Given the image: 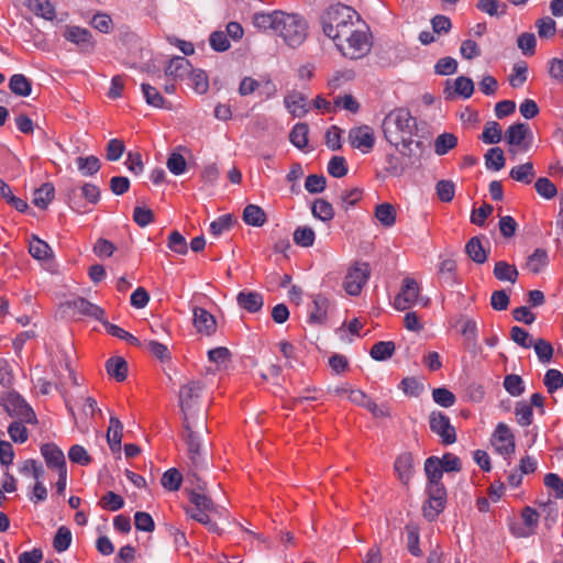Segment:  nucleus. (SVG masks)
Returning <instances> with one entry per match:
<instances>
[{"mask_svg": "<svg viewBox=\"0 0 563 563\" xmlns=\"http://www.w3.org/2000/svg\"><path fill=\"white\" fill-rule=\"evenodd\" d=\"M253 24L258 30L273 31L291 47H297L305 41L308 30L302 16L283 11L255 13Z\"/></svg>", "mask_w": 563, "mask_h": 563, "instance_id": "nucleus-1", "label": "nucleus"}, {"mask_svg": "<svg viewBox=\"0 0 563 563\" xmlns=\"http://www.w3.org/2000/svg\"><path fill=\"white\" fill-rule=\"evenodd\" d=\"M360 16L351 7L338 3L331 5L322 15L321 24L323 33L333 42H338L357 29Z\"/></svg>", "mask_w": 563, "mask_h": 563, "instance_id": "nucleus-2", "label": "nucleus"}, {"mask_svg": "<svg viewBox=\"0 0 563 563\" xmlns=\"http://www.w3.org/2000/svg\"><path fill=\"white\" fill-rule=\"evenodd\" d=\"M382 128L385 139L391 145L397 147L401 143L409 147L412 136L417 133V120L408 109L398 108L384 118Z\"/></svg>", "mask_w": 563, "mask_h": 563, "instance_id": "nucleus-3", "label": "nucleus"}, {"mask_svg": "<svg viewBox=\"0 0 563 563\" xmlns=\"http://www.w3.org/2000/svg\"><path fill=\"white\" fill-rule=\"evenodd\" d=\"M419 302H422V307H427L429 299L421 297L420 284L415 278L406 276L401 280L399 292L396 295L393 306L398 311H405Z\"/></svg>", "mask_w": 563, "mask_h": 563, "instance_id": "nucleus-4", "label": "nucleus"}, {"mask_svg": "<svg viewBox=\"0 0 563 563\" xmlns=\"http://www.w3.org/2000/svg\"><path fill=\"white\" fill-rule=\"evenodd\" d=\"M352 35H347L338 42L336 48L341 54L351 59H358L369 52V41L366 32L355 29Z\"/></svg>", "mask_w": 563, "mask_h": 563, "instance_id": "nucleus-5", "label": "nucleus"}, {"mask_svg": "<svg viewBox=\"0 0 563 563\" xmlns=\"http://www.w3.org/2000/svg\"><path fill=\"white\" fill-rule=\"evenodd\" d=\"M426 493L428 498L422 506L423 517L434 521L445 508L446 489L443 483L427 484Z\"/></svg>", "mask_w": 563, "mask_h": 563, "instance_id": "nucleus-6", "label": "nucleus"}, {"mask_svg": "<svg viewBox=\"0 0 563 563\" xmlns=\"http://www.w3.org/2000/svg\"><path fill=\"white\" fill-rule=\"evenodd\" d=\"M11 417H16L26 423L36 422V416L27 402L15 391H8L0 402Z\"/></svg>", "mask_w": 563, "mask_h": 563, "instance_id": "nucleus-7", "label": "nucleus"}, {"mask_svg": "<svg viewBox=\"0 0 563 563\" xmlns=\"http://www.w3.org/2000/svg\"><path fill=\"white\" fill-rule=\"evenodd\" d=\"M371 276L367 263L356 262L347 269L343 282L344 290L351 296H357Z\"/></svg>", "mask_w": 563, "mask_h": 563, "instance_id": "nucleus-8", "label": "nucleus"}, {"mask_svg": "<svg viewBox=\"0 0 563 563\" xmlns=\"http://www.w3.org/2000/svg\"><path fill=\"white\" fill-rule=\"evenodd\" d=\"M347 398L354 405L368 410L375 418H387L391 415L390 407L387 402L377 405L369 396L360 389L349 390Z\"/></svg>", "mask_w": 563, "mask_h": 563, "instance_id": "nucleus-9", "label": "nucleus"}, {"mask_svg": "<svg viewBox=\"0 0 563 563\" xmlns=\"http://www.w3.org/2000/svg\"><path fill=\"white\" fill-rule=\"evenodd\" d=\"M429 424L431 431L441 438L443 444H452L456 441L455 428L451 424L450 418L443 412H431Z\"/></svg>", "mask_w": 563, "mask_h": 563, "instance_id": "nucleus-10", "label": "nucleus"}, {"mask_svg": "<svg viewBox=\"0 0 563 563\" xmlns=\"http://www.w3.org/2000/svg\"><path fill=\"white\" fill-rule=\"evenodd\" d=\"M63 36L74 43L82 53H91L95 49L96 41L88 29L77 25H66Z\"/></svg>", "mask_w": 563, "mask_h": 563, "instance_id": "nucleus-11", "label": "nucleus"}, {"mask_svg": "<svg viewBox=\"0 0 563 563\" xmlns=\"http://www.w3.org/2000/svg\"><path fill=\"white\" fill-rule=\"evenodd\" d=\"M492 443L496 451L503 455H510L515 452V437L506 423L497 424Z\"/></svg>", "mask_w": 563, "mask_h": 563, "instance_id": "nucleus-12", "label": "nucleus"}, {"mask_svg": "<svg viewBox=\"0 0 563 563\" xmlns=\"http://www.w3.org/2000/svg\"><path fill=\"white\" fill-rule=\"evenodd\" d=\"M349 141L355 148L361 150L363 153H368L375 145L374 131L368 125H362L350 130Z\"/></svg>", "mask_w": 563, "mask_h": 563, "instance_id": "nucleus-13", "label": "nucleus"}, {"mask_svg": "<svg viewBox=\"0 0 563 563\" xmlns=\"http://www.w3.org/2000/svg\"><path fill=\"white\" fill-rule=\"evenodd\" d=\"M329 308L330 300L322 295H317L308 307V323L311 325L324 324Z\"/></svg>", "mask_w": 563, "mask_h": 563, "instance_id": "nucleus-14", "label": "nucleus"}, {"mask_svg": "<svg viewBox=\"0 0 563 563\" xmlns=\"http://www.w3.org/2000/svg\"><path fill=\"white\" fill-rule=\"evenodd\" d=\"M41 453L47 467L56 468L57 472L66 468V461L63 451L54 443H45L41 446Z\"/></svg>", "mask_w": 563, "mask_h": 563, "instance_id": "nucleus-15", "label": "nucleus"}, {"mask_svg": "<svg viewBox=\"0 0 563 563\" xmlns=\"http://www.w3.org/2000/svg\"><path fill=\"white\" fill-rule=\"evenodd\" d=\"M78 194H80V196H82L90 203H97L100 199V190L96 185L85 184L78 188H70L67 192V199L73 209H75L78 205Z\"/></svg>", "mask_w": 563, "mask_h": 563, "instance_id": "nucleus-16", "label": "nucleus"}, {"mask_svg": "<svg viewBox=\"0 0 563 563\" xmlns=\"http://www.w3.org/2000/svg\"><path fill=\"white\" fill-rule=\"evenodd\" d=\"M194 324L199 333L211 335L217 330L214 317L205 308L196 307L194 309Z\"/></svg>", "mask_w": 563, "mask_h": 563, "instance_id": "nucleus-17", "label": "nucleus"}, {"mask_svg": "<svg viewBox=\"0 0 563 563\" xmlns=\"http://www.w3.org/2000/svg\"><path fill=\"white\" fill-rule=\"evenodd\" d=\"M530 132L528 124L526 123H516L510 125L505 134V139L507 143L511 146H517L521 151H527L529 145L525 144V139Z\"/></svg>", "mask_w": 563, "mask_h": 563, "instance_id": "nucleus-18", "label": "nucleus"}, {"mask_svg": "<svg viewBox=\"0 0 563 563\" xmlns=\"http://www.w3.org/2000/svg\"><path fill=\"white\" fill-rule=\"evenodd\" d=\"M285 107L297 118L303 117L308 112L307 98L299 91H290L285 96Z\"/></svg>", "mask_w": 563, "mask_h": 563, "instance_id": "nucleus-19", "label": "nucleus"}, {"mask_svg": "<svg viewBox=\"0 0 563 563\" xmlns=\"http://www.w3.org/2000/svg\"><path fill=\"white\" fill-rule=\"evenodd\" d=\"M69 306L78 313L87 317H91L96 320L103 322L104 310L99 306L88 301L87 299L79 297L73 300Z\"/></svg>", "mask_w": 563, "mask_h": 563, "instance_id": "nucleus-20", "label": "nucleus"}, {"mask_svg": "<svg viewBox=\"0 0 563 563\" xmlns=\"http://www.w3.org/2000/svg\"><path fill=\"white\" fill-rule=\"evenodd\" d=\"M412 464L413 456L411 453L408 452L400 454L395 461V472L398 476V479L405 485H407L411 478Z\"/></svg>", "mask_w": 563, "mask_h": 563, "instance_id": "nucleus-21", "label": "nucleus"}, {"mask_svg": "<svg viewBox=\"0 0 563 563\" xmlns=\"http://www.w3.org/2000/svg\"><path fill=\"white\" fill-rule=\"evenodd\" d=\"M190 71L189 62L181 56L172 58L165 67V76L173 80L183 79Z\"/></svg>", "mask_w": 563, "mask_h": 563, "instance_id": "nucleus-22", "label": "nucleus"}, {"mask_svg": "<svg viewBox=\"0 0 563 563\" xmlns=\"http://www.w3.org/2000/svg\"><path fill=\"white\" fill-rule=\"evenodd\" d=\"M236 300L241 308L251 313L260 311L264 305L263 296L256 291H241Z\"/></svg>", "mask_w": 563, "mask_h": 563, "instance_id": "nucleus-23", "label": "nucleus"}, {"mask_svg": "<svg viewBox=\"0 0 563 563\" xmlns=\"http://www.w3.org/2000/svg\"><path fill=\"white\" fill-rule=\"evenodd\" d=\"M203 385L201 382L192 380L181 386L179 390V400L181 409H189L192 405L194 399L200 396Z\"/></svg>", "mask_w": 563, "mask_h": 563, "instance_id": "nucleus-24", "label": "nucleus"}, {"mask_svg": "<svg viewBox=\"0 0 563 563\" xmlns=\"http://www.w3.org/2000/svg\"><path fill=\"white\" fill-rule=\"evenodd\" d=\"M186 443L189 460L191 461L195 468H200L203 465V459L200 453V441L197 434L187 428Z\"/></svg>", "mask_w": 563, "mask_h": 563, "instance_id": "nucleus-25", "label": "nucleus"}, {"mask_svg": "<svg viewBox=\"0 0 563 563\" xmlns=\"http://www.w3.org/2000/svg\"><path fill=\"white\" fill-rule=\"evenodd\" d=\"M29 253L32 257L43 262H51L53 251L51 246L40 238L33 235L29 243Z\"/></svg>", "mask_w": 563, "mask_h": 563, "instance_id": "nucleus-26", "label": "nucleus"}, {"mask_svg": "<svg viewBox=\"0 0 563 563\" xmlns=\"http://www.w3.org/2000/svg\"><path fill=\"white\" fill-rule=\"evenodd\" d=\"M144 99L147 104L155 108L169 109L170 102L167 101L158 91V89L150 84H142L141 86Z\"/></svg>", "mask_w": 563, "mask_h": 563, "instance_id": "nucleus-27", "label": "nucleus"}, {"mask_svg": "<svg viewBox=\"0 0 563 563\" xmlns=\"http://www.w3.org/2000/svg\"><path fill=\"white\" fill-rule=\"evenodd\" d=\"M123 424L117 417H111L107 431V440L111 451H119L122 441Z\"/></svg>", "mask_w": 563, "mask_h": 563, "instance_id": "nucleus-28", "label": "nucleus"}, {"mask_svg": "<svg viewBox=\"0 0 563 563\" xmlns=\"http://www.w3.org/2000/svg\"><path fill=\"white\" fill-rule=\"evenodd\" d=\"M55 197V188L53 184L45 183L34 190L33 203L40 209H46Z\"/></svg>", "mask_w": 563, "mask_h": 563, "instance_id": "nucleus-29", "label": "nucleus"}, {"mask_svg": "<svg viewBox=\"0 0 563 563\" xmlns=\"http://www.w3.org/2000/svg\"><path fill=\"white\" fill-rule=\"evenodd\" d=\"M26 4L31 11L45 20H54L56 18L55 7L49 0H26Z\"/></svg>", "mask_w": 563, "mask_h": 563, "instance_id": "nucleus-30", "label": "nucleus"}, {"mask_svg": "<svg viewBox=\"0 0 563 563\" xmlns=\"http://www.w3.org/2000/svg\"><path fill=\"white\" fill-rule=\"evenodd\" d=\"M518 271L515 265L505 261H498L494 267V276L500 282H510L515 284L518 278Z\"/></svg>", "mask_w": 563, "mask_h": 563, "instance_id": "nucleus-31", "label": "nucleus"}, {"mask_svg": "<svg viewBox=\"0 0 563 563\" xmlns=\"http://www.w3.org/2000/svg\"><path fill=\"white\" fill-rule=\"evenodd\" d=\"M267 218L265 211L256 205H247L243 210V221L253 227H262Z\"/></svg>", "mask_w": 563, "mask_h": 563, "instance_id": "nucleus-32", "label": "nucleus"}, {"mask_svg": "<svg viewBox=\"0 0 563 563\" xmlns=\"http://www.w3.org/2000/svg\"><path fill=\"white\" fill-rule=\"evenodd\" d=\"M107 373L115 378L117 382H123L128 374V364L122 357H111L106 364Z\"/></svg>", "mask_w": 563, "mask_h": 563, "instance_id": "nucleus-33", "label": "nucleus"}, {"mask_svg": "<svg viewBox=\"0 0 563 563\" xmlns=\"http://www.w3.org/2000/svg\"><path fill=\"white\" fill-rule=\"evenodd\" d=\"M465 252L475 263L483 264L487 260V252L478 236L470 239L465 245Z\"/></svg>", "mask_w": 563, "mask_h": 563, "instance_id": "nucleus-34", "label": "nucleus"}, {"mask_svg": "<svg viewBox=\"0 0 563 563\" xmlns=\"http://www.w3.org/2000/svg\"><path fill=\"white\" fill-rule=\"evenodd\" d=\"M424 472L428 478V484L442 483L443 470L440 459L430 456L424 462Z\"/></svg>", "mask_w": 563, "mask_h": 563, "instance_id": "nucleus-35", "label": "nucleus"}, {"mask_svg": "<svg viewBox=\"0 0 563 563\" xmlns=\"http://www.w3.org/2000/svg\"><path fill=\"white\" fill-rule=\"evenodd\" d=\"M211 511L202 510V509H195L191 507H186V514L194 520L198 521L199 523L206 526L209 531L220 533V529L216 522H213L209 514Z\"/></svg>", "mask_w": 563, "mask_h": 563, "instance_id": "nucleus-36", "label": "nucleus"}, {"mask_svg": "<svg viewBox=\"0 0 563 563\" xmlns=\"http://www.w3.org/2000/svg\"><path fill=\"white\" fill-rule=\"evenodd\" d=\"M375 217L384 227H393L396 222V210L390 203H380L375 208Z\"/></svg>", "mask_w": 563, "mask_h": 563, "instance_id": "nucleus-37", "label": "nucleus"}, {"mask_svg": "<svg viewBox=\"0 0 563 563\" xmlns=\"http://www.w3.org/2000/svg\"><path fill=\"white\" fill-rule=\"evenodd\" d=\"M503 139V130L499 123L496 121H488L484 125L483 133L481 135V140L485 144H497Z\"/></svg>", "mask_w": 563, "mask_h": 563, "instance_id": "nucleus-38", "label": "nucleus"}, {"mask_svg": "<svg viewBox=\"0 0 563 563\" xmlns=\"http://www.w3.org/2000/svg\"><path fill=\"white\" fill-rule=\"evenodd\" d=\"M509 176L520 183L531 184L534 178V169L532 163L528 162L511 168Z\"/></svg>", "mask_w": 563, "mask_h": 563, "instance_id": "nucleus-39", "label": "nucleus"}, {"mask_svg": "<svg viewBox=\"0 0 563 563\" xmlns=\"http://www.w3.org/2000/svg\"><path fill=\"white\" fill-rule=\"evenodd\" d=\"M9 87L18 96L26 97L31 93V81L22 74H15L10 78Z\"/></svg>", "mask_w": 563, "mask_h": 563, "instance_id": "nucleus-40", "label": "nucleus"}, {"mask_svg": "<svg viewBox=\"0 0 563 563\" xmlns=\"http://www.w3.org/2000/svg\"><path fill=\"white\" fill-rule=\"evenodd\" d=\"M548 253L543 249H537L527 260V268L533 273L538 274L542 271L543 267L548 265Z\"/></svg>", "mask_w": 563, "mask_h": 563, "instance_id": "nucleus-41", "label": "nucleus"}, {"mask_svg": "<svg viewBox=\"0 0 563 563\" xmlns=\"http://www.w3.org/2000/svg\"><path fill=\"white\" fill-rule=\"evenodd\" d=\"M476 8L490 16L504 15L507 12V4L500 0H478Z\"/></svg>", "mask_w": 563, "mask_h": 563, "instance_id": "nucleus-42", "label": "nucleus"}, {"mask_svg": "<svg viewBox=\"0 0 563 563\" xmlns=\"http://www.w3.org/2000/svg\"><path fill=\"white\" fill-rule=\"evenodd\" d=\"M308 124L297 123L290 131L289 140L296 147L302 150L308 145Z\"/></svg>", "mask_w": 563, "mask_h": 563, "instance_id": "nucleus-43", "label": "nucleus"}, {"mask_svg": "<svg viewBox=\"0 0 563 563\" xmlns=\"http://www.w3.org/2000/svg\"><path fill=\"white\" fill-rule=\"evenodd\" d=\"M505 163L504 151L500 147H492L485 154V164L488 169L500 170Z\"/></svg>", "mask_w": 563, "mask_h": 563, "instance_id": "nucleus-44", "label": "nucleus"}, {"mask_svg": "<svg viewBox=\"0 0 563 563\" xmlns=\"http://www.w3.org/2000/svg\"><path fill=\"white\" fill-rule=\"evenodd\" d=\"M395 343L391 341H379L371 349V356L377 361H385L393 356Z\"/></svg>", "mask_w": 563, "mask_h": 563, "instance_id": "nucleus-45", "label": "nucleus"}, {"mask_svg": "<svg viewBox=\"0 0 563 563\" xmlns=\"http://www.w3.org/2000/svg\"><path fill=\"white\" fill-rule=\"evenodd\" d=\"M312 214L323 222L331 221L334 210L330 202L324 199H317L312 205Z\"/></svg>", "mask_w": 563, "mask_h": 563, "instance_id": "nucleus-46", "label": "nucleus"}, {"mask_svg": "<svg viewBox=\"0 0 563 563\" xmlns=\"http://www.w3.org/2000/svg\"><path fill=\"white\" fill-rule=\"evenodd\" d=\"M316 240V233L310 227H298L294 232V242L301 247H310Z\"/></svg>", "mask_w": 563, "mask_h": 563, "instance_id": "nucleus-47", "label": "nucleus"}, {"mask_svg": "<svg viewBox=\"0 0 563 563\" xmlns=\"http://www.w3.org/2000/svg\"><path fill=\"white\" fill-rule=\"evenodd\" d=\"M439 278L448 284H453L456 276V262L452 258L442 260L438 267Z\"/></svg>", "mask_w": 563, "mask_h": 563, "instance_id": "nucleus-48", "label": "nucleus"}, {"mask_svg": "<svg viewBox=\"0 0 563 563\" xmlns=\"http://www.w3.org/2000/svg\"><path fill=\"white\" fill-rule=\"evenodd\" d=\"M457 145V137L452 133L440 134L434 141V151L438 155H444Z\"/></svg>", "mask_w": 563, "mask_h": 563, "instance_id": "nucleus-49", "label": "nucleus"}, {"mask_svg": "<svg viewBox=\"0 0 563 563\" xmlns=\"http://www.w3.org/2000/svg\"><path fill=\"white\" fill-rule=\"evenodd\" d=\"M515 415L517 422L522 427L530 426L533 421V410L531 405L527 401H519L516 404Z\"/></svg>", "mask_w": 563, "mask_h": 563, "instance_id": "nucleus-50", "label": "nucleus"}, {"mask_svg": "<svg viewBox=\"0 0 563 563\" xmlns=\"http://www.w3.org/2000/svg\"><path fill=\"white\" fill-rule=\"evenodd\" d=\"M71 543V532L69 528L66 526H62L58 528L54 540H53V547L57 552H64L66 551Z\"/></svg>", "mask_w": 563, "mask_h": 563, "instance_id": "nucleus-51", "label": "nucleus"}, {"mask_svg": "<svg viewBox=\"0 0 563 563\" xmlns=\"http://www.w3.org/2000/svg\"><path fill=\"white\" fill-rule=\"evenodd\" d=\"M457 324L461 325V334L465 338L466 341L475 342L477 340V324L475 320L462 316L459 319Z\"/></svg>", "mask_w": 563, "mask_h": 563, "instance_id": "nucleus-52", "label": "nucleus"}, {"mask_svg": "<svg viewBox=\"0 0 563 563\" xmlns=\"http://www.w3.org/2000/svg\"><path fill=\"white\" fill-rule=\"evenodd\" d=\"M183 476L176 468L166 471L161 479L162 486L170 492L178 490L181 485Z\"/></svg>", "mask_w": 563, "mask_h": 563, "instance_id": "nucleus-53", "label": "nucleus"}, {"mask_svg": "<svg viewBox=\"0 0 563 563\" xmlns=\"http://www.w3.org/2000/svg\"><path fill=\"white\" fill-rule=\"evenodd\" d=\"M77 166L84 175L90 176L100 169V161L93 155L87 157H78Z\"/></svg>", "mask_w": 563, "mask_h": 563, "instance_id": "nucleus-54", "label": "nucleus"}, {"mask_svg": "<svg viewBox=\"0 0 563 563\" xmlns=\"http://www.w3.org/2000/svg\"><path fill=\"white\" fill-rule=\"evenodd\" d=\"M543 383L550 394L563 387V374L558 369H549L543 378Z\"/></svg>", "mask_w": 563, "mask_h": 563, "instance_id": "nucleus-55", "label": "nucleus"}, {"mask_svg": "<svg viewBox=\"0 0 563 563\" xmlns=\"http://www.w3.org/2000/svg\"><path fill=\"white\" fill-rule=\"evenodd\" d=\"M454 93L465 99L470 98L474 92V82L471 78L465 76L457 77L454 82Z\"/></svg>", "mask_w": 563, "mask_h": 563, "instance_id": "nucleus-56", "label": "nucleus"}, {"mask_svg": "<svg viewBox=\"0 0 563 563\" xmlns=\"http://www.w3.org/2000/svg\"><path fill=\"white\" fill-rule=\"evenodd\" d=\"M103 325L110 335L122 339V340L126 341L128 343H130L131 345L139 344L137 338H135L133 334L125 331L124 329L120 328L119 325L110 323L108 321H103Z\"/></svg>", "mask_w": 563, "mask_h": 563, "instance_id": "nucleus-57", "label": "nucleus"}, {"mask_svg": "<svg viewBox=\"0 0 563 563\" xmlns=\"http://www.w3.org/2000/svg\"><path fill=\"white\" fill-rule=\"evenodd\" d=\"M99 504L103 509L117 511L124 506V499L113 492H108L101 497Z\"/></svg>", "mask_w": 563, "mask_h": 563, "instance_id": "nucleus-58", "label": "nucleus"}, {"mask_svg": "<svg viewBox=\"0 0 563 563\" xmlns=\"http://www.w3.org/2000/svg\"><path fill=\"white\" fill-rule=\"evenodd\" d=\"M504 387L511 396H520L525 391L523 380L516 374L505 377Z\"/></svg>", "mask_w": 563, "mask_h": 563, "instance_id": "nucleus-59", "label": "nucleus"}, {"mask_svg": "<svg viewBox=\"0 0 563 563\" xmlns=\"http://www.w3.org/2000/svg\"><path fill=\"white\" fill-rule=\"evenodd\" d=\"M232 224H233L232 217L230 214H224L210 223L209 231L213 236L218 238L224 231L230 230Z\"/></svg>", "mask_w": 563, "mask_h": 563, "instance_id": "nucleus-60", "label": "nucleus"}, {"mask_svg": "<svg viewBox=\"0 0 563 563\" xmlns=\"http://www.w3.org/2000/svg\"><path fill=\"white\" fill-rule=\"evenodd\" d=\"M435 189H437L438 198L442 202H450L453 200L454 194H455V186H454L453 181L440 180L437 184Z\"/></svg>", "mask_w": 563, "mask_h": 563, "instance_id": "nucleus-61", "label": "nucleus"}, {"mask_svg": "<svg viewBox=\"0 0 563 563\" xmlns=\"http://www.w3.org/2000/svg\"><path fill=\"white\" fill-rule=\"evenodd\" d=\"M537 40L533 33H522L518 37V47L526 56H532L536 53Z\"/></svg>", "mask_w": 563, "mask_h": 563, "instance_id": "nucleus-62", "label": "nucleus"}, {"mask_svg": "<svg viewBox=\"0 0 563 563\" xmlns=\"http://www.w3.org/2000/svg\"><path fill=\"white\" fill-rule=\"evenodd\" d=\"M432 397L438 405L445 408L453 406L456 400L454 394L443 387L433 389Z\"/></svg>", "mask_w": 563, "mask_h": 563, "instance_id": "nucleus-63", "label": "nucleus"}, {"mask_svg": "<svg viewBox=\"0 0 563 563\" xmlns=\"http://www.w3.org/2000/svg\"><path fill=\"white\" fill-rule=\"evenodd\" d=\"M534 188L540 196L547 199L553 198L558 192L555 185L545 177L539 178L534 184Z\"/></svg>", "mask_w": 563, "mask_h": 563, "instance_id": "nucleus-64", "label": "nucleus"}]
</instances>
